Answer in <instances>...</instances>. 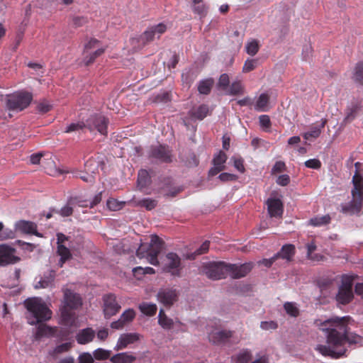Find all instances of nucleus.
<instances>
[{
	"instance_id": "nucleus-1",
	"label": "nucleus",
	"mask_w": 363,
	"mask_h": 363,
	"mask_svg": "<svg viewBox=\"0 0 363 363\" xmlns=\"http://www.w3.org/2000/svg\"><path fill=\"white\" fill-rule=\"evenodd\" d=\"M350 316H334L324 321L315 320L314 324L326 335L328 345H318L317 350L324 356L339 358L347 352L345 344L362 345L363 337L350 333Z\"/></svg>"
},
{
	"instance_id": "nucleus-2",
	"label": "nucleus",
	"mask_w": 363,
	"mask_h": 363,
	"mask_svg": "<svg viewBox=\"0 0 363 363\" xmlns=\"http://www.w3.org/2000/svg\"><path fill=\"white\" fill-rule=\"evenodd\" d=\"M163 240L156 235L151 236L149 245L141 244L136 251V255L139 258L146 257L148 262L154 266H158L160 262L158 255L164 247Z\"/></svg>"
},
{
	"instance_id": "nucleus-3",
	"label": "nucleus",
	"mask_w": 363,
	"mask_h": 363,
	"mask_svg": "<svg viewBox=\"0 0 363 363\" xmlns=\"http://www.w3.org/2000/svg\"><path fill=\"white\" fill-rule=\"evenodd\" d=\"M24 304L34 318L33 320L29 321L30 325L40 323L51 318L52 311L44 302L38 298H28L25 301Z\"/></svg>"
},
{
	"instance_id": "nucleus-4",
	"label": "nucleus",
	"mask_w": 363,
	"mask_h": 363,
	"mask_svg": "<svg viewBox=\"0 0 363 363\" xmlns=\"http://www.w3.org/2000/svg\"><path fill=\"white\" fill-rule=\"evenodd\" d=\"M32 100L31 93L26 91H16L6 96V106L11 111L19 112L26 108Z\"/></svg>"
},
{
	"instance_id": "nucleus-5",
	"label": "nucleus",
	"mask_w": 363,
	"mask_h": 363,
	"mask_svg": "<svg viewBox=\"0 0 363 363\" xmlns=\"http://www.w3.org/2000/svg\"><path fill=\"white\" fill-rule=\"evenodd\" d=\"M203 273L211 279L218 280L228 276V263L225 262H212L203 267Z\"/></svg>"
},
{
	"instance_id": "nucleus-6",
	"label": "nucleus",
	"mask_w": 363,
	"mask_h": 363,
	"mask_svg": "<svg viewBox=\"0 0 363 363\" xmlns=\"http://www.w3.org/2000/svg\"><path fill=\"white\" fill-rule=\"evenodd\" d=\"M148 157L160 163L172 162V150L166 145H152L148 152Z\"/></svg>"
},
{
	"instance_id": "nucleus-7",
	"label": "nucleus",
	"mask_w": 363,
	"mask_h": 363,
	"mask_svg": "<svg viewBox=\"0 0 363 363\" xmlns=\"http://www.w3.org/2000/svg\"><path fill=\"white\" fill-rule=\"evenodd\" d=\"M103 313L106 319H109L116 315L121 310V306L117 301L116 296L109 293L104 294L102 297Z\"/></svg>"
},
{
	"instance_id": "nucleus-8",
	"label": "nucleus",
	"mask_w": 363,
	"mask_h": 363,
	"mask_svg": "<svg viewBox=\"0 0 363 363\" xmlns=\"http://www.w3.org/2000/svg\"><path fill=\"white\" fill-rule=\"evenodd\" d=\"M352 286L353 280L351 277H347L342 279V284L336 296V300L338 303L345 305L352 300L354 297Z\"/></svg>"
},
{
	"instance_id": "nucleus-9",
	"label": "nucleus",
	"mask_w": 363,
	"mask_h": 363,
	"mask_svg": "<svg viewBox=\"0 0 363 363\" xmlns=\"http://www.w3.org/2000/svg\"><path fill=\"white\" fill-rule=\"evenodd\" d=\"M166 30L167 26L163 23L150 26L140 36L139 41L142 43L143 46H145L155 38H160Z\"/></svg>"
},
{
	"instance_id": "nucleus-10",
	"label": "nucleus",
	"mask_w": 363,
	"mask_h": 363,
	"mask_svg": "<svg viewBox=\"0 0 363 363\" xmlns=\"http://www.w3.org/2000/svg\"><path fill=\"white\" fill-rule=\"evenodd\" d=\"M86 128L90 132L96 130L101 135L107 134L108 120L105 116L99 114L91 115L86 119Z\"/></svg>"
},
{
	"instance_id": "nucleus-11",
	"label": "nucleus",
	"mask_w": 363,
	"mask_h": 363,
	"mask_svg": "<svg viewBox=\"0 0 363 363\" xmlns=\"http://www.w3.org/2000/svg\"><path fill=\"white\" fill-rule=\"evenodd\" d=\"M182 269L181 258L176 253H168L166 255L164 271L173 276L179 277Z\"/></svg>"
},
{
	"instance_id": "nucleus-12",
	"label": "nucleus",
	"mask_w": 363,
	"mask_h": 363,
	"mask_svg": "<svg viewBox=\"0 0 363 363\" xmlns=\"http://www.w3.org/2000/svg\"><path fill=\"white\" fill-rule=\"evenodd\" d=\"M253 267L252 262H246L242 264L228 263V275L233 279H240L250 273Z\"/></svg>"
},
{
	"instance_id": "nucleus-13",
	"label": "nucleus",
	"mask_w": 363,
	"mask_h": 363,
	"mask_svg": "<svg viewBox=\"0 0 363 363\" xmlns=\"http://www.w3.org/2000/svg\"><path fill=\"white\" fill-rule=\"evenodd\" d=\"M178 292L176 289H161L157 294V301L165 307L170 308L178 300Z\"/></svg>"
},
{
	"instance_id": "nucleus-14",
	"label": "nucleus",
	"mask_w": 363,
	"mask_h": 363,
	"mask_svg": "<svg viewBox=\"0 0 363 363\" xmlns=\"http://www.w3.org/2000/svg\"><path fill=\"white\" fill-rule=\"evenodd\" d=\"M82 306V299L79 294L73 292L70 289L64 291L62 307L68 309L77 310Z\"/></svg>"
},
{
	"instance_id": "nucleus-15",
	"label": "nucleus",
	"mask_w": 363,
	"mask_h": 363,
	"mask_svg": "<svg viewBox=\"0 0 363 363\" xmlns=\"http://www.w3.org/2000/svg\"><path fill=\"white\" fill-rule=\"evenodd\" d=\"M361 165L362 164L359 162L354 164L355 172L352 179L353 188L351 194L352 197L363 196V176L360 172Z\"/></svg>"
},
{
	"instance_id": "nucleus-16",
	"label": "nucleus",
	"mask_w": 363,
	"mask_h": 363,
	"mask_svg": "<svg viewBox=\"0 0 363 363\" xmlns=\"http://www.w3.org/2000/svg\"><path fill=\"white\" fill-rule=\"evenodd\" d=\"M15 249L6 245H0V266L16 263L19 258L14 255Z\"/></svg>"
},
{
	"instance_id": "nucleus-17",
	"label": "nucleus",
	"mask_w": 363,
	"mask_h": 363,
	"mask_svg": "<svg viewBox=\"0 0 363 363\" xmlns=\"http://www.w3.org/2000/svg\"><path fill=\"white\" fill-rule=\"evenodd\" d=\"M267 210L271 217H281L284 213V205L280 199L269 198L266 201Z\"/></svg>"
},
{
	"instance_id": "nucleus-18",
	"label": "nucleus",
	"mask_w": 363,
	"mask_h": 363,
	"mask_svg": "<svg viewBox=\"0 0 363 363\" xmlns=\"http://www.w3.org/2000/svg\"><path fill=\"white\" fill-rule=\"evenodd\" d=\"M363 196L352 197V200L342 206V212L344 213H359L362 208Z\"/></svg>"
},
{
	"instance_id": "nucleus-19",
	"label": "nucleus",
	"mask_w": 363,
	"mask_h": 363,
	"mask_svg": "<svg viewBox=\"0 0 363 363\" xmlns=\"http://www.w3.org/2000/svg\"><path fill=\"white\" fill-rule=\"evenodd\" d=\"M140 339V335L138 333H124L121 335L115 347V350L118 351L127 347L130 344H133Z\"/></svg>"
},
{
	"instance_id": "nucleus-20",
	"label": "nucleus",
	"mask_w": 363,
	"mask_h": 363,
	"mask_svg": "<svg viewBox=\"0 0 363 363\" xmlns=\"http://www.w3.org/2000/svg\"><path fill=\"white\" fill-rule=\"evenodd\" d=\"M233 335V331L223 330L209 335V340L213 344L220 345L227 342Z\"/></svg>"
},
{
	"instance_id": "nucleus-21",
	"label": "nucleus",
	"mask_w": 363,
	"mask_h": 363,
	"mask_svg": "<svg viewBox=\"0 0 363 363\" xmlns=\"http://www.w3.org/2000/svg\"><path fill=\"white\" fill-rule=\"evenodd\" d=\"M16 229L23 233L33 234L38 237L43 235L37 231V225L31 221L20 220L16 224Z\"/></svg>"
},
{
	"instance_id": "nucleus-22",
	"label": "nucleus",
	"mask_w": 363,
	"mask_h": 363,
	"mask_svg": "<svg viewBox=\"0 0 363 363\" xmlns=\"http://www.w3.org/2000/svg\"><path fill=\"white\" fill-rule=\"evenodd\" d=\"M60 319L61 323L65 326H72L76 320V313L72 309L61 306Z\"/></svg>"
},
{
	"instance_id": "nucleus-23",
	"label": "nucleus",
	"mask_w": 363,
	"mask_h": 363,
	"mask_svg": "<svg viewBox=\"0 0 363 363\" xmlns=\"http://www.w3.org/2000/svg\"><path fill=\"white\" fill-rule=\"evenodd\" d=\"M296 253V248L294 245L286 244L282 246L281 250L274 255V258H281L287 262H291Z\"/></svg>"
},
{
	"instance_id": "nucleus-24",
	"label": "nucleus",
	"mask_w": 363,
	"mask_h": 363,
	"mask_svg": "<svg viewBox=\"0 0 363 363\" xmlns=\"http://www.w3.org/2000/svg\"><path fill=\"white\" fill-rule=\"evenodd\" d=\"M95 337V332L91 328L81 330L76 336L77 342L80 345H85L91 342Z\"/></svg>"
},
{
	"instance_id": "nucleus-25",
	"label": "nucleus",
	"mask_w": 363,
	"mask_h": 363,
	"mask_svg": "<svg viewBox=\"0 0 363 363\" xmlns=\"http://www.w3.org/2000/svg\"><path fill=\"white\" fill-rule=\"evenodd\" d=\"M56 276L55 271L50 270L45 273L43 277L35 285V289H45L52 286Z\"/></svg>"
},
{
	"instance_id": "nucleus-26",
	"label": "nucleus",
	"mask_w": 363,
	"mask_h": 363,
	"mask_svg": "<svg viewBox=\"0 0 363 363\" xmlns=\"http://www.w3.org/2000/svg\"><path fill=\"white\" fill-rule=\"evenodd\" d=\"M136 357L128 352L116 354L110 358L112 363H133Z\"/></svg>"
},
{
	"instance_id": "nucleus-27",
	"label": "nucleus",
	"mask_w": 363,
	"mask_h": 363,
	"mask_svg": "<svg viewBox=\"0 0 363 363\" xmlns=\"http://www.w3.org/2000/svg\"><path fill=\"white\" fill-rule=\"evenodd\" d=\"M137 183L140 191H143L151 184V178L147 170L140 169L138 172Z\"/></svg>"
},
{
	"instance_id": "nucleus-28",
	"label": "nucleus",
	"mask_w": 363,
	"mask_h": 363,
	"mask_svg": "<svg viewBox=\"0 0 363 363\" xmlns=\"http://www.w3.org/2000/svg\"><path fill=\"white\" fill-rule=\"evenodd\" d=\"M327 119H321L320 124L318 125L312 126L310 131L304 133L303 138L306 140H310L311 138H317L320 136L322 129L324 128L327 123Z\"/></svg>"
},
{
	"instance_id": "nucleus-29",
	"label": "nucleus",
	"mask_w": 363,
	"mask_h": 363,
	"mask_svg": "<svg viewBox=\"0 0 363 363\" xmlns=\"http://www.w3.org/2000/svg\"><path fill=\"white\" fill-rule=\"evenodd\" d=\"M57 253L60 257L59 260V266L62 267L63 264L67 260L72 257V253L68 247L65 245H60L57 247Z\"/></svg>"
},
{
	"instance_id": "nucleus-30",
	"label": "nucleus",
	"mask_w": 363,
	"mask_h": 363,
	"mask_svg": "<svg viewBox=\"0 0 363 363\" xmlns=\"http://www.w3.org/2000/svg\"><path fill=\"white\" fill-rule=\"evenodd\" d=\"M158 324L164 330H171L174 325V321L169 318L161 308L158 315Z\"/></svg>"
},
{
	"instance_id": "nucleus-31",
	"label": "nucleus",
	"mask_w": 363,
	"mask_h": 363,
	"mask_svg": "<svg viewBox=\"0 0 363 363\" xmlns=\"http://www.w3.org/2000/svg\"><path fill=\"white\" fill-rule=\"evenodd\" d=\"M353 81L359 85H363V62L359 61L356 63L353 71L352 77Z\"/></svg>"
},
{
	"instance_id": "nucleus-32",
	"label": "nucleus",
	"mask_w": 363,
	"mask_h": 363,
	"mask_svg": "<svg viewBox=\"0 0 363 363\" xmlns=\"http://www.w3.org/2000/svg\"><path fill=\"white\" fill-rule=\"evenodd\" d=\"M269 102V96L266 93L261 94L256 101L255 109L258 111H267Z\"/></svg>"
},
{
	"instance_id": "nucleus-33",
	"label": "nucleus",
	"mask_w": 363,
	"mask_h": 363,
	"mask_svg": "<svg viewBox=\"0 0 363 363\" xmlns=\"http://www.w3.org/2000/svg\"><path fill=\"white\" fill-rule=\"evenodd\" d=\"M139 310L147 316H153L156 314L157 307L155 303L143 302L138 306Z\"/></svg>"
},
{
	"instance_id": "nucleus-34",
	"label": "nucleus",
	"mask_w": 363,
	"mask_h": 363,
	"mask_svg": "<svg viewBox=\"0 0 363 363\" xmlns=\"http://www.w3.org/2000/svg\"><path fill=\"white\" fill-rule=\"evenodd\" d=\"M209 112L208 106L206 104L199 106L196 109L191 110L189 112L191 117L198 120H203Z\"/></svg>"
},
{
	"instance_id": "nucleus-35",
	"label": "nucleus",
	"mask_w": 363,
	"mask_h": 363,
	"mask_svg": "<svg viewBox=\"0 0 363 363\" xmlns=\"http://www.w3.org/2000/svg\"><path fill=\"white\" fill-rule=\"evenodd\" d=\"M214 80L211 78L201 80L198 84V91L201 94L207 95L210 94L213 86Z\"/></svg>"
},
{
	"instance_id": "nucleus-36",
	"label": "nucleus",
	"mask_w": 363,
	"mask_h": 363,
	"mask_svg": "<svg viewBox=\"0 0 363 363\" xmlns=\"http://www.w3.org/2000/svg\"><path fill=\"white\" fill-rule=\"evenodd\" d=\"M55 330V328L46 325L45 324H40L36 330V338H40L44 336H52L54 335Z\"/></svg>"
},
{
	"instance_id": "nucleus-37",
	"label": "nucleus",
	"mask_w": 363,
	"mask_h": 363,
	"mask_svg": "<svg viewBox=\"0 0 363 363\" xmlns=\"http://www.w3.org/2000/svg\"><path fill=\"white\" fill-rule=\"evenodd\" d=\"M252 352L248 349L241 350L235 357L236 363H249L252 359Z\"/></svg>"
},
{
	"instance_id": "nucleus-38",
	"label": "nucleus",
	"mask_w": 363,
	"mask_h": 363,
	"mask_svg": "<svg viewBox=\"0 0 363 363\" xmlns=\"http://www.w3.org/2000/svg\"><path fill=\"white\" fill-rule=\"evenodd\" d=\"M359 107L357 104H354L351 107H348L346 110V116L344 118L345 123H350L356 118V114L358 112Z\"/></svg>"
},
{
	"instance_id": "nucleus-39",
	"label": "nucleus",
	"mask_w": 363,
	"mask_h": 363,
	"mask_svg": "<svg viewBox=\"0 0 363 363\" xmlns=\"http://www.w3.org/2000/svg\"><path fill=\"white\" fill-rule=\"evenodd\" d=\"M84 128H86V122L78 121L77 123H72L69 125H67L65 129L64 133H70L72 132L82 130Z\"/></svg>"
},
{
	"instance_id": "nucleus-40",
	"label": "nucleus",
	"mask_w": 363,
	"mask_h": 363,
	"mask_svg": "<svg viewBox=\"0 0 363 363\" xmlns=\"http://www.w3.org/2000/svg\"><path fill=\"white\" fill-rule=\"evenodd\" d=\"M330 222V217L329 215L323 216H316L312 218L309 220V223L313 226H321L323 225L328 224Z\"/></svg>"
},
{
	"instance_id": "nucleus-41",
	"label": "nucleus",
	"mask_w": 363,
	"mask_h": 363,
	"mask_svg": "<svg viewBox=\"0 0 363 363\" xmlns=\"http://www.w3.org/2000/svg\"><path fill=\"white\" fill-rule=\"evenodd\" d=\"M105 48H98L96 51L90 53L89 55H86L84 58V63L86 66H89L94 62L96 59L101 56L104 52Z\"/></svg>"
},
{
	"instance_id": "nucleus-42",
	"label": "nucleus",
	"mask_w": 363,
	"mask_h": 363,
	"mask_svg": "<svg viewBox=\"0 0 363 363\" xmlns=\"http://www.w3.org/2000/svg\"><path fill=\"white\" fill-rule=\"evenodd\" d=\"M284 308L286 311V313L291 317L296 318L299 315V309L298 308L295 303L286 302L284 304Z\"/></svg>"
},
{
	"instance_id": "nucleus-43",
	"label": "nucleus",
	"mask_w": 363,
	"mask_h": 363,
	"mask_svg": "<svg viewBox=\"0 0 363 363\" xmlns=\"http://www.w3.org/2000/svg\"><path fill=\"white\" fill-rule=\"evenodd\" d=\"M228 159L227 155L220 151L213 158L212 162L214 166H221L222 168L225 169V163Z\"/></svg>"
},
{
	"instance_id": "nucleus-44",
	"label": "nucleus",
	"mask_w": 363,
	"mask_h": 363,
	"mask_svg": "<svg viewBox=\"0 0 363 363\" xmlns=\"http://www.w3.org/2000/svg\"><path fill=\"white\" fill-rule=\"evenodd\" d=\"M210 242L205 241L202 243L199 248L196 250L193 253L189 255V258L194 259L197 256L206 254L209 249Z\"/></svg>"
},
{
	"instance_id": "nucleus-45",
	"label": "nucleus",
	"mask_w": 363,
	"mask_h": 363,
	"mask_svg": "<svg viewBox=\"0 0 363 363\" xmlns=\"http://www.w3.org/2000/svg\"><path fill=\"white\" fill-rule=\"evenodd\" d=\"M245 49L248 55L252 56L255 55L259 49L258 41L257 40H252V41L247 43L245 46Z\"/></svg>"
},
{
	"instance_id": "nucleus-46",
	"label": "nucleus",
	"mask_w": 363,
	"mask_h": 363,
	"mask_svg": "<svg viewBox=\"0 0 363 363\" xmlns=\"http://www.w3.org/2000/svg\"><path fill=\"white\" fill-rule=\"evenodd\" d=\"M94 357L97 360H105L110 359L111 352L102 348H98L94 352Z\"/></svg>"
},
{
	"instance_id": "nucleus-47",
	"label": "nucleus",
	"mask_w": 363,
	"mask_h": 363,
	"mask_svg": "<svg viewBox=\"0 0 363 363\" xmlns=\"http://www.w3.org/2000/svg\"><path fill=\"white\" fill-rule=\"evenodd\" d=\"M135 312L133 308H128L121 315L120 318L126 325L135 319Z\"/></svg>"
},
{
	"instance_id": "nucleus-48",
	"label": "nucleus",
	"mask_w": 363,
	"mask_h": 363,
	"mask_svg": "<svg viewBox=\"0 0 363 363\" xmlns=\"http://www.w3.org/2000/svg\"><path fill=\"white\" fill-rule=\"evenodd\" d=\"M157 201L152 199H143L138 202V205L145 207L147 210L150 211L156 207Z\"/></svg>"
},
{
	"instance_id": "nucleus-49",
	"label": "nucleus",
	"mask_w": 363,
	"mask_h": 363,
	"mask_svg": "<svg viewBox=\"0 0 363 363\" xmlns=\"http://www.w3.org/2000/svg\"><path fill=\"white\" fill-rule=\"evenodd\" d=\"M259 122L260 126L263 128L265 132H270L272 126L271 120L269 116L262 115L259 117Z\"/></svg>"
},
{
	"instance_id": "nucleus-50",
	"label": "nucleus",
	"mask_w": 363,
	"mask_h": 363,
	"mask_svg": "<svg viewBox=\"0 0 363 363\" xmlns=\"http://www.w3.org/2000/svg\"><path fill=\"white\" fill-rule=\"evenodd\" d=\"M208 6L204 4L194 5L193 11L199 15L201 18L205 17L208 13Z\"/></svg>"
},
{
	"instance_id": "nucleus-51",
	"label": "nucleus",
	"mask_w": 363,
	"mask_h": 363,
	"mask_svg": "<svg viewBox=\"0 0 363 363\" xmlns=\"http://www.w3.org/2000/svg\"><path fill=\"white\" fill-rule=\"evenodd\" d=\"M257 60L247 59L245 62V64L243 65L242 72L247 73V72H250L254 70L257 67Z\"/></svg>"
},
{
	"instance_id": "nucleus-52",
	"label": "nucleus",
	"mask_w": 363,
	"mask_h": 363,
	"mask_svg": "<svg viewBox=\"0 0 363 363\" xmlns=\"http://www.w3.org/2000/svg\"><path fill=\"white\" fill-rule=\"evenodd\" d=\"M243 87L240 81L234 82L230 86V95H238L242 92Z\"/></svg>"
},
{
	"instance_id": "nucleus-53",
	"label": "nucleus",
	"mask_w": 363,
	"mask_h": 363,
	"mask_svg": "<svg viewBox=\"0 0 363 363\" xmlns=\"http://www.w3.org/2000/svg\"><path fill=\"white\" fill-rule=\"evenodd\" d=\"M171 101V94L169 91H164L157 94L155 96V101L157 103H167Z\"/></svg>"
},
{
	"instance_id": "nucleus-54",
	"label": "nucleus",
	"mask_w": 363,
	"mask_h": 363,
	"mask_svg": "<svg viewBox=\"0 0 363 363\" xmlns=\"http://www.w3.org/2000/svg\"><path fill=\"white\" fill-rule=\"evenodd\" d=\"M307 248V255L308 257L312 260H318V255H315V257H314L312 254L313 252L316 250V245L314 242H311L310 243H308L306 245ZM320 258H322V256H319Z\"/></svg>"
},
{
	"instance_id": "nucleus-55",
	"label": "nucleus",
	"mask_w": 363,
	"mask_h": 363,
	"mask_svg": "<svg viewBox=\"0 0 363 363\" xmlns=\"http://www.w3.org/2000/svg\"><path fill=\"white\" fill-rule=\"evenodd\" d=\"M230 79L227 74H222L218 79V86L222 89H226L229 86Z\"/></svg>"
},
{
	"instance_id": "nucleus-56",
	"label": "nucleus",
	"mask_w": 363,
	"mask_h": 363,
	"mask_svg": "<svg viewBox=\"0 0 363 363\" xmlns=\"http://www.w3.org/2000/svg\"><path fill=\"white\" fill-rule=\"evenodd\" d=\"M305 166L308 168L318 169L321 167V162L318 159H310L305 162Z\"/></svg>"
},
{
	"instance_id": "nucleus-57",
	"label": "nucleus",
	"mask_w": 363,
	"mask_h": 363,
	"mask_svg": "<svg viewBox=\"0 0 363 363\" xmlns=\"http://www.w3.org/2000/svg\"><path fill=\"white\" fill-rule=\"evenodd\" d=\"M72 347V342H65L57 345L55 349V352L57 354L63 353L69 351Z\"/></svg>"
},
{
	"instance_id": "nucleus-58",
	"label": "nucleus",
	"mask_w": 363,
	"mask_h": 363,
	"mask_svg": "<svg viewBox=\"0 0 363 363\" xmlns=\"http://www.w3.org/2000/svg\"><path fill=\"white\" fill-rule=\"evenodd\" d=\"M99 40L96 38H91L87 43L85 44L84 48V52H88L90 50L98 47Z\"/></svg>"
},
{
	"instance_id": "nucleus-59",
	"label": "nucleus",
	"mask_w": 363,
	"mask_h": 363,
	"mask_svg": "<svg viewBox=\"0 0 363 363\" xmlns=\"http://www.w3.org/2000/svg\"><path fill=\"white\" fill-rule=\"evenodd\" d=\"M286 164L282 161H277L275 162L274 165L272 167V174H277L279 172H282L286 170Z\"/></svg>"
},
{
	"instance_id": "nucleus-60",
	"label": "nucleus",
	"mask_w": 363,
	"mask_h": 363,
	"mask_svg": "<svg viewBox=\"0 0 363 363\" xmlns=\"http://www.w3.org/2000/svg\"><path fill=\"white\" fill-rule=\"evenodd\" d=\"M218 178L220 181L225 182H230V181H235V180H237L238 177H237V175L233 174L224 172V173H221L219 175Z\"/></svg>"
},
{
	"instance_id": "nucleus-61",
	"label": "nucleus",
	"mask_w": 363,
	"mask_h": 363,
	"mask_svg": "<svg viewBox=\"0 0 363 363\" xmlns=\"http://www.w3.org/2000/svg\"><path fill=\"white\" fill-rule=\"evenodd\" d=\"M72 23L75 27H81L88 23L87 18L84 16H74Z\"/></svg>"
},
{
	"instance_id": "nucleus-62",
	"label": "nucleus",
	"mask_w": 363,
	"mask_h": 363,
	"mask_svg": "<svg viewBox=\"0 0 363 363\" xmlns=\"http://www.w3.org/2000/svg\"><path fill=\"white\" fill-rule=\"evenodd\" d=\"M260 327L263 330H275L277 328L278 325L274 321H262L261 322Z\"/></svg>"
},
{
	"instance_id": "nucleus-63",
	"label": "nucleus",
	"mask_w": 363,
	"mask_h": 363,
	"mask_svg": "<svg viewBox=\"0 0 363 363\" xmlns=\"http://www.w3.org/2000/svg\"><path fill=\"white\" fill-rule=\"evenodd\" d=\"M290 182V177L287 174H282L279 176V177L277 179V184L281 186H287Z\"/></svg>"
},
{
	"instance_id": "nucleus-64",
	"label": "nucleus",
	"mask_w": 363,
	"mask_h": 363,
	"mask_svg": "<svg viewBox=\"0 0 363 363\" xmlns=\"http://www.w3.org/2000/svg\"><path fill=\"white\" fill-rule=\"evenodd\" d=\"M79 363H93L94 359L89 353H84L79 357Z\"/></svg>"
}]
</instances>
